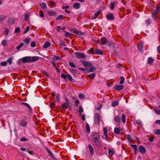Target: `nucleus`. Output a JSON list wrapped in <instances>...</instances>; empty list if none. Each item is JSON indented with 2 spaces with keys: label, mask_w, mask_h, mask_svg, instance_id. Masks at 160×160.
Listing matches in <instances>:
<instances>
[{
  "label": "nucleus",
  "mask_w": 160,
  "mask_h": 160,
  "mask_svg": "<svg viewBox=\"0 0 160 160\" xmlns=\"http://www.w3.org/2000/svg\"><path fill=\"white\" fill-rule=\"evenodd\" d=\"M81 7L80 4L78 2H74L73 4V7L75 9L79 8Z\"/></svg>",
  "instance_id": "obj_12"
},
{
  "label": "nucleus",
  "mask_w": 160,
  "mask_h": 160,
  "mask_svg": "<svg viewBox=\"0 0 160 160\" xmlns=\"http://www.w3.org/2000/svg\"><path fill=\"white\" fill-rule=\"evenodd\" d=\"M28 16L27 14L25 13L24 15V18H25V20L26 21H28Z\"/></svg>",
  "instance_id": "obj_61"
},
{
  "label": "nucleus",
  "mask_w": 160,
  "mask_h": 160,
  "mask_svg": "<svg viewBox=\"0 0 160 160\" xmlns=\"http://www.w3.org/2000/svg\"><path fill=\"white\" fill-rule=\"evenodd\" d=\"M92 141L100 139V134L97 132L94 133L92 135Z\"/></svg>",
  "instance_id": "obj_5"
},
{
  "label": "nucleus",
  "mask_w": 160,
  "mask_h": 160,
  "mask_svg": "<svg viewBox=\"0 0 160 160\" xmlns=\"http://www.w3.org/2000/svg\"><path fill=\"white\" fill-rule=\"evenodd\" d=\"M69 106V105H68L66 103H64L62 105V108H63L67 109Z\"/></svg>",
  "instance_id": "obj_40"
},
{
  "label": "nucleus",
  "mask_w": 160,
  "mask_h": 160,
  "mask_svg": "<svg viewBox=\"0 0 160 160\" xmlns=\"http://www.w3.org/2000/svg\"><path fill=\"white\" fill-rule=\"evenodd\" d=\"M158 14L155 12V10L152 12V16L153 18L156 20L157 19V15Z\"/></svg>",
  "instance_id": "obj_14"
},
{
  "label": "nucleus",
  "mask_w": 160,
  "mask_h": 160,
  "mask_svg": "<svg viewBox=\"0 0 160 160\" xmlns=\"http://www.w3.org/2000/svg\"><path fill=\"white\" fill-rule=\"evenodd\" d=\"M156 11L155 10V12L157 13V14L159 13L160 11V5L158 4V6L156 7Z\"/></svg>",
  "instance_id": "obj_44"
},
{
  "label": "nucleus",
  "mask_w": 160,
  "mask_h": 160,
  "mask_svg": "<svg viewBox=\"0 0 160 160\" xmlns=\"http://www.w3.org/2000/svg\"><path fill=\"white\" fill-rule=\"evenodd\" d=\"M108 43V46H109L111 48H115V44L114 43L111 42H109Z\"/></svg>",
  "instance_id": "obj_25"
},
{
  "label": "nucleus",
  "mask_w": 160,
  "mask_h": 160,
  "mask_svg": "<svg viewBox=\"0 0 160 160\" xmlns=\"http://www.w3.org/2000/svg\"><path fill=\"white\" fill-rule=\"evenodd\" d=\"M74 54L78 58L83 59L86 58V56L83 53L81 52H76Z\"/></svg>",
  "instance_id": "obj_3"
},
{
  "label": "nucleus",
  "mask_w": 160,
  "mask_h": 160,
  "mask_svg": "<svg viewBox=\"0 0 160 160\" xmlns=\"http://www.w3.org/2000/svg\"><path fill=\"white\" fill-rule=\"evenodd\" d=\"M125 115L124 114H123L122 115L121 119L122 121V122L123 123H125L126 121V119H125Z\"/></svg>",
  "instance_id": "obj_39"
},
{
  "label": "nucleus",
  "mask_w": 160,
  "mask_h": 160,
  "mask_svg": "<svg viewBox=\"0 0 160 160\" xmlns=\"http://www.w3.org/2000/svg\"><path fill=\"white\" fill-rule=\"evenodd\" d=\"M71 72L73 74H76L78 72V71L77 70L73 68L71 69Z\"/></svg>",
  "instance_id": "obj_56"
},
{
  "label": "nucleus",
  "mask_w": 160,
  "mask_h": 160,
  "mask_svg": "<svg viewBox=\"0 0 160 160\" xmlns=\"http://www.w3.org/2000/svg\"><path fill=\"white\" fill-rule=\"evenodd\" d=\"M115 5V2H111L110 4V9H113L114 8V5Z\"/></svg>",
  "instance_id": "obj_35"
},
{
  "label": "nucleus",
  "mask_w": 160,
  "mask_h": 160,
  "mask_svg": "<svg viewBox=\"0 0 160 160\" xmlns=\"http://www.w3.org/2000/svg\"><path fill=\"white\" fill-rule=\"evenodd\" d=\"M154 112L158 114H160V110L157 109H154Z\"/></svg>",
  "instance_id": "obj_58"
},
{
  "label": "nucleus",
  "mask_w": 160,
  "mask_h": 160,
  "mask_svg": "<svg viewBox=\"0 0 160 160\" xmlns=\"http://www.w3.org/2000/svg\"><path fill=\"white\" fill-rule=\"evenodd\" d=\"M31 41V38H26L25 39L24 41L25 43L26 44H28Z\"/></svg>",
  "instance_id": "obj_36"
},
{
  "label": "nucleus",
  "mask_w": 160,
  "mask_h": 160,
  "mask_svg": "<svg viewBox=\"0 0 160 160\" xmlns=\"http://www.w3.org/2000/svg\"><path fill=\"white\" fill-rule=\"evenodd\" d=\"M29 26H27L26 27V29H25V30L24 31V32H23V34H25L26 33H27L29 30Z\"/></svg>",
  "instance_id": "obj_50"
},
{
  "label": "nucleus",
  "mask_w": 160,
  "mask_h": 160,
  "mask_svg": "<svg viewBox=\"0 0 160 160\" xmlns=\"http://www.w3.org/2000/svg\"><path fill=\"white\" fill-rule=\"evenodd\" d=\"M50 5L51 6H54L56 5V3L52 1H50L49 2Z\"/></svg>",
  "instance_id": "obj_46"
},
{
  "label": "nucleus",
  "mask_w": 160,
  "mask_h": 160,
  "mask_svg": "<svg viewBox=\"0 0 160 160\" xmlns=\"http://www.w3.org/2000/svg\"><path fill=\"white\" fill-rule=\"evenodd\" d=\"M50 43L49 42H46L44 45L43 46V47L44 48H47L49 47H50Z\"/></svg>",
  "instance_id": "obj_27"
},
{
  "label": "nucleus",
  "mask_w": 160,
  "mask_h": 160,
  "mask_svg": "<svg viewBox=\"0 0 160 160\" xmlns=\"http://www.w3.org/2000/svg\"><path fill=\"white\" fill-rule=\"evenodd\" d=\"M106 18L109 20H112L114 18L113 14L112 13H109L106 15Z\"/></svg>",
  "instance_id": "obj_9"
},
{
  "label": "nucleus",
  "mask_w": 160,
  "mask_h": 160,
  "mask_svg": "<svg viewBox=\"0 0 160 160\" xmlns=\"http://www.w3.org/2000/svg\"><path fill=\"white\" fill-rule=\"evenodd\" d=\"M101 13V10L98 11V12L94 14V16L93 18V19H96Z\"/></svg>",
  "instance_id": "obj_32"
},
{
  "label": "nucleus",
  "mask_w": 160,
  "mask_h": 160,
  "mask_svg": "<svg viewBox=\"0 0 160 160\" xmlns=\"http://www.w3.org/2000/svg\"><path fill=\"white\" fill-rule=\"evenodd\" d=\"M8 23L9 25L13 24H14V20L12 18H10L8 19Z\"/></svg>",
  "instance_id": "obj_30"
},
{
  "label": "nucleus",
  "mask_w": 160,
  "mask_h": 160,
  "mask_svg": "<svg viewBox=\"0 0 160 160\" xmlns=\"http://www.w3.org/2000/svg\"><path fill=\"white\" fill-rule=\"evenodd\" d=\"M95 53L96 54H99L102 55L103 54V52L98 49H96Z\"/></svg>",
  "instance_id": "obj_24"
},
{
  "label": "nucleus",
  "mask_w": 160,
  "mask_h": 160,
  "mask_svg": "<svg viewBox=\"0 0 160 160\" xmlns=\"http://www.w3.org/2000/svg\"><path fill=\"white\" fill-rule=\"evenodd\" d=\"M61 78H63L65 79H66L67 78V75H65L63 74H62L61 75Z\"/></svg>",
  "instance_id": "obj_60"
},
{
  "label": "nucleus",
  "mask_w": 160,
  "mask_h": 160,
  "mask_svg": "<svg viewBox=\"0 0 160 160\" xmlns=\"http://www.w3.org/2000/svg\"><path fill=\"white\" fill-rule=\"evenodd\" d=\"M69 65L72 68H76V66L72 62H69L68 63Z\"/></svg>",
  "instance_id": "obj_53"
},
{
  "label": "nucleus",
  "mask_w": 160,
  "mask_h": 160,
  "mask_svg": "<svg viewBox=\"0 0 160 160\" xmlns=\"http://www.w3.org/2000/svg\"><path fill=\"white\" fill-rule=\"evenodd\" d=\"M27 140V139L25 137H22L20 139L21 141H25Z\"/></svg>",
  "instance_id": "obj_64"
},
{
  "label": "nucleus",
  "mask_w": 160,
  "mask_h": 160,
  "mask_svg": "<svg viewBox=\"0 0 160 160\" xmlns=\"http://www.w3.org/2000/svg\"><path fill=\"white\" fill-rule=\"evenodd\" d=\"M118 101H113L112 102L111 105L112 107H115L118 106Z\"/></svg>",
  "instance_id": "obj_29"
},
{
  "label": "nucleus",
  "mask_w": 160,
  "mask_h": 160,
  "mask_svg": "<svg viewBox=\"0 0 160 160\" xmlns=\"http://www.w3.org/2000/svg\"><path fill=\"white\" fill-rule=\"evenodd\" d=\"M154 133L156 135H160V129H155L154 130Z\"/></svg>",
  "instance_id": "obj_43"
},
{
  "label": "nucleus",
  "mask_w": 160,
  "mask_h": 160,
  "mask_svg": "<svg viewBox=\"0 0 160 160\" xmlns=\"http://www.w3.org/2000/svg\"><path fill=\"white\" fill-rule=\"evenodd\" d=\"M39 6H40L43 9H45L47 8V6L45 3L42 2L39 4Z\"/></svg>",
  "instance_id": "obj_23"
},
{
  "label": "nucleus",
  "mask_w": 160,
  "mask_h": 160,
  "mask_svg": "<svg viewBox=\"0 0 160 160\" xmlns=\"http://www.w3.org/2000/svg\"><path fill=\"white\" fill-rule=\"evenodd\" d=\"M59 45L60 47H62V46H66L65 44V42L63 40L60 41Z\"/></svg>",
  "instance_id": "obj_37"
},
{
  "label": "nucleus",
  "mask_w": 160,
  "mask_h": 160,
  "mask_svg": "<svg viewBox=\"0 0 160 160\" xmlns=\"http://www.w3.org/2000/svg\"><path fill=\"white\" fill-rule=\"evenodd\" d=\"M20 28H19V27H18L15 29V31H14V33H18V32H20Z\"/></svg>",
  "instance_id": "obj_55"
},
{
  "label": "nucleus",
  "mask_w": 160,
  "mask_h": 160,
  "mask_svg": "<svg viewBox=\"0 0 160 160\" xmlns=\"http://www.w3.org/2000/svg\"><path fill=\"white\" fill-rule=\"evenodd\" d=\"M120 78L121 79V81L119 82V83L121 84H123L125 80L124 77H121Z\"/></svg>",
  "instance_id": "obj_48"
},
{
  "label": "nucleus",
  "mask_w": 160,
  "mask_h": 160,
  "mask_svg": "<svg viewBox=\"0 0 160 160\" xmlns=\"http://www.w3.org/2000/svg\"><path fill=\"white\" fill-rule=\"evenodd\" d=\"M79 112H83V109L82 106H79Z\"/></svg>",
  "instance_id": "obj_63"
},
{
  "label": "nucleus",
  "mask_w": 160,
  "mask_h": 160,
  "mask_svg": "<svg viewBox=\"0 0 160 160\" xmlns=\"http://www.w3.org/2000/svg\"><path fill=\"white\" fill-rule=\"evenodd\" d=\"M39 16L42 18L44 17L45 16L42 10H40L39 12Z\"/></svg>",
  "instance_id": "obj_47"
},
{
  "label": "nucleus",
  "mask_w": 160,
  "mask_h": 160,
  "mask_svg": "<svg viewBox=\"0 0 160 160\" xmlns=\"http://www.w3.org/2000/svg\"><path fill=\"white\" fill-rule=\"evenodd\" d=\"M114 120L116 123H119L120 122V118L118 116H116L114 117Z\"/></svg>",
  "instance_id": "obj_22"
},
{
  "label": "nucleus",
  "mask_w": 160,
  "mask_h": 160,
  "mask_svg": "<svg viewBox=\"0 0 160 160\" xmlns=\"http://www.w3.org/2000/svg\"><path fill=\"white\" fill-rule=\"evenodd\" d=\"M36 45V43L34 41L32 42L30 44L32 48L35 47Z\"/></svg>",
  "instance_id": "obj_54"
},
{
  "label": "nucleus",
  "mask_w": 160,
  "mask_h": 160,
  "mask_svg": "<svg viewBox=\"0 0 160 160\" xmlns=\"http://www.w3.org/2000/svg\"><path fill=\"white\" fill-rule=\"evenodd\" d=\"M88 147L89 148L90 154L91 155H92L94 154V150L91 144L88 145Z\"/></svg>",
  "instance_id": "obj_8"
},
{
  "label": "nucleus",
  "mask_w": 160,
  "mask_h": 160,
  "mask_svg": "<svg viewBox=\"0 0 160 160\" xmlns=\"http://www.w3.org/2000/svg\"><path fill=\"white\" fill-rule=\"evenodd\" d=\"M140 152L142 154H144L146 152V149L145 148L141 145L140 146Z\"/></svg>",
  "instance_id": "obj_26"
},
{
  "label": "nucleus",
  "mask_w": 160,
  "mask_h": 160,
  "mask_svg": "<svg viewBox=\"0 0 160 160\" xmlns=\"http://www.w3.org/2000/svg\"><path fill=\"white\" fill-rule=\"evenodd\" d=\"M96 69L95 67H91V68L88 71V72H95L96 71Z\"/></svg>",
  "instance_id": "obj_33"
},
{
  "label": "nucleus",
  "mask_w": 160,
  "mask_h": 160,
  "mask_svg": "<svg viewBox=\"0 0 160 160\" xmlns=\"http://www.w3.org/2000/svg\"><path fill=\"white\" fill-rule=\"evenodd\" d=\"M22 104L24 105H25L30 110V112H32V109L30 106L26 102H21L20 103V105H22Z\"/></svg>",
  "instance_id": "obj_16"
},
{
  "label": "nucleus",
  "mask_w": 160,
  "mask_h": 160,
  "mask_svg": "<svg viewBox=\"0 0 160 160\" xmlns=\"http://www.w3.org/2000/svg\"><path fill=\"white\" fill-rule=\"evenodd\" d=\"M124 88V86L123 85H116L114 88V89L116 90L120 91Z\"/></svg>",
  "instance_id": "obj_11"
},
{
  "label": "nucleus",
  "mask_w": 160,
  "mask_h": 160,
  "mask_svg": "<svg viewBox=\"0 0 160 160\" xmlns=\"http://www.w3.org/2000/svg\"><path fill=\"white\" fill-rule=\"evenodd\" d=\"M128 141L129 142H132V138L130 134H128L126 135Z\"/></svg>",
  "instance_id": "obj_18"
},
{
  "label": "nucleus",
  "mask_w": 160,
  "mask_h": 160,
  "mask_svg": "<svg viewBox=\"0 0 160 160\" xmlns=\"http://www.w3.org/2000/svg\"><path fill=\"white\" fill-rule=\"evenodd\" d=\"M67 78H68V79L70 81H71L72 80V77L69 74H67Z\"/></svg>",
  "instance_id": "obj_57"
},
{
  "label": "nucleus",
  "mask_w": 160,
  "mask_h": 160,
  "mask_svg": "<svg viewBox=\"0 0 160 160\" xmlns=\"http://www.w3.org/2000/svg\"><path fill=\"white\" fill-rule=\"evenodd\" d=\"M13 59V57H10L7 60V62L10 65H11L12 63V60Z\"/></svg>",
  "instance_id": "obj_28"
},
{
  "label": "nucleus",
  "mask_w": 160,
  "mask_h": 160,
  "mask_svg": "<svg viewBox=\"0 0 160 160\" xmlns=\"http://www.w3.org/2000/svg\"><path fill=\"white\" fill-rule=\"evenodd\" d=\"M108 153L110 156H112L115 154L114 152L111 149H109L108 150Z\"/></svg>",
  "instance_id": "obj_42"
},
{
  "label": "nucleus",
  "mask_w": 160,
  "mask_h": 160,
  "mask_svg": "<svg viewBox=\"0 0 160 160\" xmlns=\"http://www.w3.org/2000/svg\"><path fill=\"white\" fill-rule=\"evenodd\" d=\"M60 95L59 93H57L56 95V99L57 101L58 102H59L60 101Z\"/></svg>",
  "instance_id": "obj_49"
},
{
  "label": "nucleus",
  "mask_w": 160,
  "mask_h": 160,
  "mask_svg": "<svg viewBox=\"0 0 160 160\" xmlns=\"http://www.w3.org/2000/svg\"><path fill=\"white\" fill-rule=\"evenodd\" d=\"M48 13L50 16H54L57 15L56 12L53 11H49L48 12Z\"/></svg>",
  "instance_id": "obj_19"
},
{
  "label": "nucleus",
  "mask_w": 160,
  "mask_h": 160,
  "mask_svg": "<svg viewBox=\"0 0 160 160\" xmlns=\"http://www.w3.org/2000/svg\"><path fill=\"white\" fill-rule=\"evenodd\" d=\"M40 58L37 56H26L23 57L21 59L23 63H28L34 62L39 60Z\"/></svg>",
  "instance_id": "obj_1"
},
{
  "label": "nucleus",
  "mask_w": 160,
  "mask_h": 160,
  "mask_svg": "<svg viewBox=\"0 0 160 160\" xmlns=\"http://www.w3.org/2000/svg\"><path fill=\"white\" fill-rule=\"evenodd\" d=\"M27 124V122L25 120H22L20 122V125L22 127H25Z\"/></svg>",
  "instance_id": "obj_15"
},
{
  "label": "nucleus",
  "mask_w": 160,
  "mask_h": 160,
  "mask_svg": "<svg viewBox=\"0 0 160 160\" xmlns=\"http://www.w3.org/2000/svg\"><path fill=\"white\" fill-rule=\"evenodd\" d=\"M83 65L86 67H91L92 65V63L90 62H89L86 61H84L82 60L81 61Z\"/></svg>",
  "instance_id": "obj_7"
},
{
  "label": "nucleus",
  "mask_w": 160,
  "mask_h": 160,
  "mask_svg": "<svg viewBox=\"0 0 160 160\" xmlns=\"http://www.w3.org/2000/svg\"><path fill=\"white\" fill-rule=\"evenodd\" d=\"M73 32L74 33L78 35L81 36L82 34H84V33L80 31H78L77 29H74L72 30Z\"/></svg>",
  "instance_id": "obj_13"
},
{
  "label": "nucleus",
  "mask_w": 160,
  "mask_h": 160,
  "mask_svg": "<svg viewBox=\"0 0 160 160\" xmlns=\"http://www.w3.org/2000/svg\"><path fill=\"white\" fill-rule=\"evenodd\" d=\"M42 73L45 75L46 76L48 77H49V75L47 73V72L45 71H42Z\"/></svg>",
  "instance_id": "obj_62"
},
{
  "label": "nucleus",
  "mask_w": 160,
  "mask_h": 160,
  "mask_svg": "<svg viewBox=\"0 0 160 160\" xmlns=\"http://www.w3.org/2000/svg\"><path fill=\"white\" fill-rule=\"evenodd\" d=\"M94 143L95 146L98 148H100L102 146V142L100 139L92 141Z\"/></svg>",
  "instance_id": "obj_4"
},
{
  "label": "nucleus",
  "mask_w": 160,
  "mask_h": 160,
  "mask_svg": "<svg viewBox=\"0 0 160 160\" xmlns=\"http://www.w3.org/2000/svg\"><path fill=\"white\" fill-rule=\"evenodd\" d=\"M101 43L100 44L102 45H105L108 42V39L105 37H103L100 39Z\"/></svg>",
  "instance_id": "obj_6"
},
{
  "label": "nucleus",
  "mask_w": 160,
  "mask_h": 160,
  "mask_svg": "<svg viewBox=\"0 0 160 160\" xmlns=\"http://www.w3.org/2000/svg\"><path fill=\"white\" fill-rule=\"evenodd\" d=\"M6 18V17L5 16L2 15L0 16V21L1 22H2Z\"/></svg>",
  "instance_id": "obj_38"
},
{
  "label": "nucleus",
  "mask_w": 160,
  "mask_h": 160,
  "mask_svg": "<svg viewBox=\"0 0 160 160\" xmlns=\"http://www.w3.org/2000/svg\"><path fill=\"white\" fill-rule=\"evenodd\" d=\"M103 131L105 136H107V134H108V132L106 128H104L103 129Z\"/></svg>",
  "instance_id": "obj_52"
},
{
  "label": "nucleus",
  "mask_w": 160,
  "mask_h": 160,
  "mask_svg": "<svg viewBox=\"0 0 160 160\" xmlns=\"http://www.w3.org/2000/svg\"><path fill=\"white\" fill-rule=\"evenodd\" d=\"M131 146L133 148L134 150V151L135 152V154H136V151H137V146H136V145H131Z\"/></svg>",
  "instance_id": "obj_41"
},
{
  "label": "nucleus",
  "mask_w": 160,
  "mask_h": 160,
  "mask_svg": "<svg viewBox=\"0 0 160 160\" xmlns=\"http://www.w3.org/2000/svg\"><path fill=\"white\" fill-rule=\"evenodd\" d=\"M78 97L79 98L81 99H84L85 98V96L84 94H83L80 93L79 94Z\"/></svg>",
  "instance_id": "obj_51"
},
{
  "label": "nucleus",
  "mask_w": 160,
  "mask_h": 160,
  "mask_svg": "<svg viewBox=\"0 0 160 160\" xmlns=\"http://www.w3.org/2000/svg\"><path fill=\"white\" fill-rule=\"evenodd\" d=\"M88 76L89 78H91V79H93L95 78V74L94 73H92V74L88 75Z\"/></svg>",
  "instance_id": "obj_34"
},
{
  "label": "nucleus",
  "mask_w": 160,
  "mask_h": 160,
  "mask_svg": "<svg viewBox=\"0 0 160 160\" xmlns=\"http://www.w3.org/2000/svg\"><path fill=\"white\" fill-rule=\"evenodd\" d=\"M114 132L116 134H119L120 132V129L116 127L114 128Z\"/></svg>",
  "instance_id": "obj_20"
},
{
  "label": "nucleus",
  "mask_w": 160,
  "mask_h": 160,
  "mask_svg": "<svg viewBox=\"0 0 160 160\" xmlns=\"http://www.w3.org/2000/svg\"><path fill=\"white\" fill-rule=\"evenodd\" d=\"M65 18V17L63 15H60L58 16L57 18L55 20H61L63 19H64Z\"/></svg>",
  "instance_id": "obj_17"
},
{
  "label": "nucleus",
  "mask_w": 160,
  "mask_h": 160,
  "mask_svg": "<svg viewBox=\"0 0 160 160\" xmlns=\"http://www.w3.org/2000/svg\"><path fill=\"white\" fill-rule=\"evenodd\" d=\"M71 35V33L67 31L65 32V37H69Z\"/></svg>",
  "instance_id": "obj_45"
},
{
  "label": "nucleus",
  "mask_w": 160,
  "mask_h": 160,
  "mask_svg": "<svg viewBox=\"0 0 160 160\" xmlns=\"http://www.w3.org/2000/svg\"><path fill=\"white\" fill-rule=\"evenodd\" d=\"M86 129L87 133H90V128L89 124L87 123L86 124Z\"/></svg>",
  "instance_id": "obj_31"
},
{
  "label": "nucleus",
  "mask_w": 160,
  "mask_h": 160,
  "mask_svg": "<svg viewBox=\"0 0 160 160\" xmlns=\"http://www.w3.org/2000/svg\"><path fill=\"white\" fill-rule=\"evenodd\" d=\"M1 65L2 66H5L7 65V62L6 61L2 62L0 63Z\"/></svg>",
  "instance_id": "obj_59"
},
{
  "label": "nucleus",
  "mask_w": 160,
  "mask_h": 160,
  "mask_svg": "<svg viewBox=\"0 0 160 160\" xmlns=\"http://www.w3.org/2000/svg\"><path fill=\"white\" fill-rule=\"evenodd\" d=\"M94 120L95 123L99 125L101 120V116L98 112L96 113L94 117Z\"/></svg>",
  "instance_id": "obj_2"
},
{
  "label": "nucleus",
  "mask_w": 160,
  "mask_h": 160,
  "mask_svg": "<svg viewBox=\"0 0 160 160\" xmlns=\"http://www.w3.org/2000/svg\"><path fill=\"white\" fill-rule=\"evenodd\" d=\"M154 61V59L151 57H149L148 58V63L151 65L152 64L153 62Z\"/></svg>",
  "instance_id": "obj_21"
},
{
  "label": "nucleus",
  "mask_w": 160,
  "mask_h": 160,
  "mask_svg": "<svg viewBox=\"0 0 160 160\" xmlns=\"http://www.w3.org/2000/svg\"><path fill=\"white\" fill-rule=\"evenodd\" d=\"M45 149L48 152V153L50 155V156L53 159H54L55 160H56V158L54 155L46 147H45Z\"/></svg>",
  "instance_id": "obj_10"
}]
</instances>
